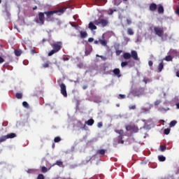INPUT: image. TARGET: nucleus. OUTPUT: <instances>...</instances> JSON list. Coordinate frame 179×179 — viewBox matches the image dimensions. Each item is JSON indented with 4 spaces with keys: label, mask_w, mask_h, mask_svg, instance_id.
<instances>
[{
    "label": "nucleus",
    "mask_w": 179,
    "mask_h": 179,
    "mask_svg": "<svg viewBox=\"0 0 179 179\" xmlns=\"http://www.w3.org/2000/svg\"><path fill=\"white\" fill-rule=\"evenodd\" d=\"M50 45L52 50L48 53V57H51L54 55V54H57V52H59L61 48H62V42H55L54 43H52Z\"/></svg>",
    "instance_id": "f257e3e1"
},
{
    "label": "nucleus",
    "mask_w": 179,
    "mask_h": 179,
    "mask_svg": "<svg viewBox=\"0 0 179 179\" xmlns=\"http://www.w3.org/2000/svg\"><path fill=\"white\" fill-rule=\"evenodd\" d=\"M124 59H131L133 58L134 61H139V57H138V52L136 50H131V53L129 52H124L123 54Z\"/></svg>",
    "instance_id": "f03ea898"
},
{
    "label": "nucleus",
    "mask_w": 179,
    "mask_h": 179,
    "mask_svg": "<svg viewBox=\"0 0 179 179\" xmlns=\"http://www.w3.org/2000/svg\"><path fill=\"white\" fill-rule=\"evenodd\" d=\"M58 12H62V9H60L59 10H54L51 11H45L44 13L46 15V21L47 22H54V14L58 13Z\"/></svg>",
    "instance_id": "7ed1b4c3"
},
{
    "label": "nucleus",
    "mask_w": 179,
    "mask_h": 179,
    "mask_svg": "<svg viewBox=\"0 0 179 179\" xmlns=\"http://www.w3.org/2000/svg\"><path fill=\"white\" fill-rule=\"evenodd\" d=\"M44 15H45V13L43 12L38 13V16L34 19V22L38 24H40V26H43L45 22V17Z\"/></svg>",
    "instance_id": "20e7f679"
},
{
    "label": "nucleus",
    "mask_w": 179,
    "mask_h": 179,
    "mask_svg": "<svg viewBox=\"0 0 179 179\" xmlns=\"http://www.w3.org/2000/svg\"><path fill=\"white\" fill-rule=\"evenodd\" d=\"M131 94L134 97H140V96H143L145 94V88L138 87L131 91Z\"/></svg>",
    "instance_id": "39448f33"
},
{
    "label": "nucleus",
    "mask_w": 179,
    "mask_h": 179,
    "mask_svg": "<svg viewBox=\"0 0 179 179\" xmlns=\"http://www.w3.org/2000/svg\"><path fill=\"white\" fill-rule=\"evenodd\" d=\"M57 83L60 87V92L64 97H68V92H66V85L61 82V80H57Z\"/></svg>",
    "instance_id": "423d86ee"
},
{
    "label": "nucleus",
    "mask_w": 179,
    "mask_h": 179,
    "mask_svg": "<svg viewBox=\"0 0 179 179\" xmlns=\"http://www.w3.org/2000/svg\"><path fill=\"white\" fill-rule=\"evenodd\" d=\"M108 19L101 18L94 21L96 26H101V27H107L108 26Z\"/></svg>",
    "instance_id": "0eeeda50"
},
{
    "label": "nucleus",
    "mask_w": 179,
    "mask_h": 179,
    "mask_svg": "<svg viewBox=\"0 0 179 179\" xmlns=\"http://www.w3.org/2000/svg\"><path fill=\"white\" fill-rule=\"evenodd\" d=\"M154 31L158 37H163L164 34V29L163 27H154Z\"/></svg>",
    "instance_id": "6e6552de"
},
{
    "label": "nucleus",
    "mask_w": 179,
    "mask_h": 179,
    "mask_svg": "<svg viewBox=\"0 0 179 179\" xmlns=\"http://www.w3.org/2000/svg\"><path fill=\"white\" fill-rule=\"evenodd\" d=\"M126 131H132L133 132L136 133L139 131V128L135 124H129L126 126Z\"/></svg>",
    "instance_id": "1a4fd4ad"
},
{
    "label": "nucleus",
    "mask_w": 179,
    "mask_h": 179,
    "mask_svg": "<svg viewBox=\"0 0 179 179\" xmlns=\"http://www.w3.org/2000/svg\"><path fill=\"white\" fill-rule=\"evenodd\" d=\"M132 64V65L131 66H135V62L132 61V60H129L128 62H122L121 63V66L122 68H124V66H127V65H128V64Z\"/></svg>",
    "instance_id": "9d476101"
},
{
    "label": "nucleus",
    "mask_w": 179,
    "mask_h": 179,
    "mask_svg": "<svg viewBox=\"0 0 179 179\" xmlns=\"http://www.w3.org/2000/svg\"><path fill=\"white\" fill-rule=\"evenodd\" d=\"M149 9L151 12H155L157 9V5L155 3H152L149 6Z\"/></svg>",
    "instance_id": "9b49d317"
},
{
    "label": "nucleus",
    "mask_w": 179,
    "mask_h": 179,
    "mask_svg": "<svg viewBox=\"0 0 179 179\" xmlns=\"http://www.w3.org/2000/svg\"><path fill=\"white\" fill-rule=\"evenodd\" d=\"M114 75H115V76H117V78H121V71L120 70V69H115L113 71Z\"/></svg>",
    "instance_id": "f8f14e48"
},
{
    "label": "nucleus",
    "mask_w": 179,
    "mask_h": 179,
    "mask_svg": "<svg viewBox=\"0 0 179 179\" xmlns=\"http://www.w3.org/2000/svg\"><path fill=\"white\" fill-rule=\"evenodd\" d=\"M88 29L90 30H97V27L92 22H90L88 24Z\"/></svg>",
    "instance_id": "ddd939ff"
},
{
    "label": "nucleus",
    "mask_w": 179,
    "mask_h": 179,
    "mask_svg": "<svg viewBox=\"0 0 179 179\" xmlns=\"http://www.w3.org/2000/svg\"><path fill=\"white\" fill-rule=\"evenodd\" d=\"M164 68V63L163 62H160L158 66V72H162Z\"/></svg>",
    "instance_id": "4468645a"
},
{
    "label": "nucleus",
    "mask_w": 179,
    "mask_h": 179,
    "mask_svg": "<svg viewBox=\"0 0 179 179\" xmlns=\"http://www.w3.org/2000/svg\"><path fill=\"white\" fill-rule=\"evenodd\" d=\"M22 50L20 49H15L14 50V53L16 57H20V55H22Z\"/></svg>",
    "instance_id": "2eb2a0df"
},
{
    "label": "nucleus",
    "mask_w": 179,
    "mask_h": 179,
    "mask_svg": "<svg viewBox=\"0 0 179 179\" xmlns=\"http://www.w3.org/2000/svg\"><path fill=\"white\" fill-rule=\"evenodd\" d=\"M85 124H87V125H88L89 127H92V125L94 124V120L90 119L87 122H85Z\"/></svg>",
    "instance_id": "dca6fc26"
},
{
    "label": "nucleus",
    "mask_w": 179,
    "mask_h": 179,
    "mask_svg": "<svg viewBox=\"0 0 179 179\" xmlns=\"http://www.w3.org/2000/svg\"><path fill=\"white\" fill-rule=\"evenodd\" d=\"M7 139H13V138H16V134L11 133L6 135Z\"/></svg>",
    "instance_id": "f3484780"
},
{
    "label": "nucleus",
    "mask_w": 179,
    "mask_h": 179,
    "mask_svg": "<svg viewBox=\"0 0 179 179\" xmlns=\"http://www.w3.org/2000/svg\"><path fill=\"white\" fill-rule=\"evenodd\" d=\"M123 136H118L117 138V143L124 145V140H122Z\"/></svg>",
    "instance_id": "a211bd4d"
},
{
    "label": "nucleus",
    "mask_w": 179,
    "mask_h": 179,
    "mask_svg": "<svg viewBox=\"0 0 179 179\" xmlns=\"http://www.w3.org/2000/svg\"><path fill=\"white\" fill-rule=\"evenodd\" d=\"M158 13H164V8L162 4H159L158 6Z\"/></svg>",
    "instance_id": "6ab92c4d"
},
{
    "label": "nucleus",
    "mask_w": 179,
    "mask_h": 179,
    "mask_svg": "<svg viewBox=\"0 0 179 179\" xmlns=\"http://www.w3.org/2000/svg\"><path fill=\"white\" fill-rule=\"evenodd\" d=\"M173 58H174V56H171V55H168V56H166L164 59L165 61H166L167 62H172L173 61Z\"/></svg>",
    "instance_id": "aec40b11"
},
{
    "label": "nucleus",
    "mask_w": 179,
    "mask_h": 179,
    "mask_svg": "<svg viewBox=\"0 0 179 179\" xmlns=\"http://www.w3.org/2000/svg\"><path fill=\"white\" fill-rule=\"evenodd\" d=\"M99 42L101 45L106 47L107 45V41L106 39H99Z\"/></svg>",
    "instance_id": "412c9836"
},
{
    "label": "nucleus",
    "mask_w": 179,
    "mask_h": 179,
    "mask_svg": "<svg viewBox=\"0 0 179 179\" xmlns=\"http://www.w3.org/2000/svg\"><path fill=\"white\" fill-rule=\"evenodd\" d=\"M80 34L81 38H86V37H87V32H86V31H81L80 32Z\"/></svg>",
    "instance_id": "4be33fe9"
},
{
    "label": "nucleus",
    "mask_w": 179,
    "mask_h": 179,
    "mask_svg": "<svg viewBox=\"0 0 179 179\" xmlns=\"http://www.w3.org/2000/svg\"><path fill=\"white\" fill-rule=\"evenodd\" d=\"M59 166V167H64V162L62 161H57L54 166Z\"/></svg>",
    "instance_id": "5701e85b"
},
{
    "label": "nucleus",
    "mask_w": 179,
    "mask_h": 179,
    "mask_svg": "<svg viewBox=\"0 0 179 179\" xmlns=\"http://www.w3.org/2000/svg\"><path fill=\"white\" fill-rule=\"evenodd\" d=\"M115 132H116V134H119V136H124V130L120 129V130H115Z\"/></svg>",
    "instance_id": "b1692460"
},
{
    "label": "nucleus",
    "mask_w": 179,
    "mask_h": 179,
    "mask_svg": "<svg viewBox=\"0 0 179 179\" xmlns=\"http://www.w3.org/2000/svg\"><path fill=\"white\" fill-rule=\"evenodd\" d=\"M127 34H129V36H134V30H132V29H131V28H128Z\"/></svg>",
    "instance_id": "393cba45"
},
{
    "label": "nucleus",
    "mask_w": 179,
    "mask_h": 179,
    "mask_svg": "<svg viewBox=\"0 0 179 179\" xmlns=\"http://www.w3.org/2000/svg\"><path fill=\"white\" fill-rule=\"evenodd\" d=\"M158 160H159V162H166V157L159 155L158 156Z\"/></svg>",
    "instance_id": "a878e982"
},
{
    "label": "nucleus",
    "mask_w": 179,
    "mask_h": 179,
    "mask_svg": "<svg viewBox=\"0 0 179 179\" xmlns=\"http://www.w3.org/2000/svg\"><path fill=\"white\" fill-rule=\"evenodd\" d=\"M6 139H8L7 136H3L0 137V143H2V142H5V141H6Z\"/></svg>",
    "instance_id": "bb28decb"
},
{
    "label": "nucleus",
    "mask_w": 179,
    "mask_h": 179,
    "mask_svg": "<svg viewBox=\"0 0 179 179\" xmlns=\"http://www.w3.org/2000/svg\"><path fill=\"white\" fill-rule=\"evenodd\" d=\"M169 37V35L167 34H164L162 37H161L162 41H166Z\"/></svg>",
    "instance_id": "cd10ccee"
},
{
    "label": "nucleus",
    "mask_w": 179,
    "mask_h": 179,
    "mask_svg": "<svg viewBox=\"0 0 179 179\" xmlns=\"http://www.w3.org/2000/svg\"><path fill=\"white\" fill-rule=\"evenodd\" d=\"M176 124H177V122H176V120H172V121L170 122V124H169L170 127H171V128H173V127H176Z\"/></svg>",
    "instance_id": "c85d7f7f"
},
{
    "label": "nucleus",
    "mask_w": 179,
    "mask_h": 179,
    "mask_svg": "<svg viewBox=\"0 0 179 179\" xmlns=\"http://www.w3.org/2000/svg\"><path fill=\"white\" fill-rule=\"evenodd\" d=\"M16 99H22L23 97V94L22 93H16L15 94Z\"/></svg>",
    "instance_id": "c756f323"
},
{
    "label": "nucleus",
    "mask_w": 179,
    "mask_h": 179,
    "mask_svg": "<svg viewBox=\"0 0 179 179\" xmlns=\"http://www.w3.org/2000/svg\"><path fill=\"white\" fill-rule=\"evenodd\" d=\"M54 142H55V143H58V142H61V137L59 136L55 137L54 139Z\"/></svg>",
    "instance_id": "7c9ffc66"
},
{
    "label": "nucleus",
    "mask_w": 179,
    "mask_h": 179,
    "mask_svg": "<svg viewBox=\"0 0 179 179\" xmlns=\"http://www.w3.org/2000/svg\"><path fill=\"white\" fill-rule=\"evenodd\" d=\"M27 173H28V174H34V173H36V170H34V169H28L27 171Z\"/></svg>",
    "instance_id": "2f4dec72"
},
{
    "label": "nucleus",
    "mask_w": 179,
    "mask_h": 179,
    "mask_svg": "<svg viewBox=\"0 0 179 179\" xmlns=\"http://www.w3.org/2000/svg\"><path fill=\"white\" fill-rule=\"evenodd\" d=\"M159 149L161 152H164L167 149V147L166 145H160Z\"/></svg>",
    "instance_id": "473e14b6"
},
{
    "label": "nucleus",
    "mask_w": 179,
    "mask_h": 179,
    "mask_svg": "<svg viewBox=\"0 0 179 179\" xmlns=\"http://www.w3.org/2000/svg\"><path fill=\"white\" fill-rule=\"evenodd\" d=\"M22 106L23 107H24L25 108H29V103L26 101H23L22 102Z\"/></svg>",
    "instance_id": "72a5a7b5"
},
{
    "label": "nucleus",
    "mask_w": 179,
    "mask_h": 179,
    "mask_svg": "<svg viewBox=\"0 0 179 179\" xmlns=\"http://www.w3.org/2000/svg\"><path fill=\"white\" fill-rule=\"evenodd\" d=\"M164 134L165 135H169V134H170V129H169V128L165 129L164 130Z\"/></svg>",
    "instance_id": "f704fd0d"
},
{
    "label": "nucleus",
    "mask_w": 179,
    "mask_h": 179,
    "mask_svg": "<svg viewBox=\"0 0 179 179\" xmlns=\"http://www.w3.org/2000/svg\"><path fill=\"white\" fill-rule=\"evenodd\" d=\"M94 103H101L100 97H95L94 99Z\"/></svg>",
    "instance_id": "c9c22d12"
},
{
    "label": "nucleus",
    "mask_w": 179,
    "mask_h": 179,
    "mask_svg": "<svg viewBox=\"0 0 179 179\" xmlns=\"http://www.w3.org/2000/svg\"><path fill=\"white\" fill-rule=\"evenodd\" d=\"M41 171L42 173H47V171H48V169H47V167L45 166H42Z\"/></svg>",
    "instance_id": "e433bc0d"
},
{
    "label": "nucleus",
    "mask_w": 179,
    "mask_h": 179,
    "mask_svg": "<svg viewBox=\"0 0 179 179\" xmlns=\"http://www.w3.org/2000/svg\"><path fill=\"white\" fill-rule=\"evenodd\" d=\"M98 153H99V155H106V150H99L98 151Z\"/></svg>",
    "instance_id": "4c0bfd02"
},
{
    "label": "nucleus",
    "mask_w": 179,
    "mask_h": 179,
    "mask_svg": "<svg viewBox=\"0 0 179 179\" xmlns=\"http://www.w3.org/2000/svg\"><path fill=\"white\" fill-rule=\"evenodd\" d=\"M173 55H175V57H179V52L176 50H173Z\"/></svg>",
    "instance_id": "58836bf2"
},
{
    "label": "nucleus",
    "mask_w": 179,
    "mask_h": 179,
    "mask_svg": "<svg viewBox=\"0 0 179 179\" xmlns=\"http://www.w3.org/2000/svg\"><path fill=\"white\" fill-rule=\"evenodd\" d=\"M45 178L44 177V175L40 173L37 179H45Z\"/></svg>",
    "instance_id": "ea45409f"
},
{
    "label": "nucleus",
    "mask_w": 179,
    "mask_h": 179,
    "mask_svg": "<svg viewBox=\"0 0 179 179\" xmlns=\"http://www.w3.org/2000/svg\"><path fill=\"white\" fill-rule=\"evenodd\" d=\"M129 110H136V106H135V105L130 106H129Z\"/></svg>",
    "instance_id": "a19ab883"
},
{
    "label": "nucleus",
    "mask_w": 179,
    "mask_h": 179,
    "mask_svg": "<svg viewBox=\"0 0 179 179\" xmlns=\"http://www.w3.org/2000/svg\"><path fill=\"white\" fill-rule=\"evenodd\" d=\"M127 24H132V20L131 19H127Z\"/></svg>",
    "instance_id": "79ce46f5"
},
{
    "label": "nucleus",
    "mask_w": 179,
    "mask_h": 179,
    "mask_svg": "<svg viewBox=\"0 0 179 179\" xmlns=\"http://www.w3.org/2000/svg\"><path fill=\"white\" fill-rule=\"evenodd\" d=\"M5 62V59L0 56V64H3Z\"/></svg>",
    "instance_id": "37998d69"
},
{
    "label": "nucleus",
    "mask_w": 179,
    "mask_h": 179,
    "mask_svg": "<svg viewBox=\"0 0 179 179\" xmlns=\"http://www.w3.org/2000/svg\"><path fill=\"white\" fill-rule=\"evenodd\" d=\"M98 128H101L103 127V122H100L97 124Z\"/></svg>",
    "instance_id": "c03bdc74"
},
{
    "label": "nucleus",
    "mask_w": 179,
    "mask_h": 179,
    "mask_svg": "<svg viewBox=\"0 0 179 179\" xmlns=\"http://www.w3.org/2000/svg\"><path fill=\"white\" fill-rule=\"evenodd\" d=\"M43 68H48L50 66V64L48 63H45L43 64Z\"/></svg>",
    "instance_id": "a18cd8bd"
},
{
    "label": "nucleus",
    "mask_w": 179,
    "mask_h": 179,
    "mask_svg": "<svg viewBox=\"0 0 179 179\" xmlns=\"http://www.w3.org/2000/svg\"><path fill=\"white\" fill-rule=\"evenodd\" d=\"M121 52H122V50H116V55H120Z\"/></svg>",
    "instance_id": "49530a36"
},
{
    "label": "nucleus",
    "mask_w": 179,
    "mask_h": 179,
    "mask_svg": "<svg viewBox=\"0 0 179 179\" xmlns=\"http://www.w3.org/2000/svg\"><path fill=\"white\" fill-rule=\"evenodd\" d=\"M93 41H94V38H88V42L89 43H93Z\"/></svg>",
    "instance_id": "de8ad7c7"
},
{
    "label": "nucleus",
    "mask_w": 179,
    "mask_h": 179,
    "mask_svg": "<svg viewBox=\"0 0 179 179\" xmlns=\"http://www.w3.org/2000/svg\"><path fill=\"white\" fill-rule=\"evenodd\" d=\"M119 97H120V99H125L126 96H125V94H119Z\"/></svg>",
    "instance_id": "09e8293b"
},
{
    "label": "nucleus",
    "mask_w": 179,
    "mask_h": 179,
    "mask_svg": "<svg viewBox=\"0 0 179 179\" xmlns=\"http://www.w3.org/2000/svg\"><path fill=\"white\" fill-rule=\"evenodd\" d=\"M148 65L149 66H153V62H152L151 60L148 62Z\"/></svg>",
    "instance_id": "8fccbe9b"
},
{
    "label": "nucleus",
    "mask_w": 179,
    "mask_h": 179,
    "mask_svg": "<svg viewBox=\"0 0 179 179\" xmlns=\"http://www.w3.org/2000/svg\"><path fill=\"white\" fill-rule=\"evenodd\" d=\"M114 12H115V10H113V9H110L108 15H113V13H114Z\"/></svg>",
    "instance_id": "3c124183"
},
{
    "label": "nucleus",
    "mask_w": 179,
    "mask_h": 179,
    "mask_svg": "<svg viewBox=\"0 0 179 179\" xmlns=\"http://www.w3.org/2000/svg\"><path fill=\"white\" fill-rule=\"evenodd\" d=\"M175 13H176V15H179V8H178V9H176V10H175Z\"/></svg>",
    "instance_id": "603ef678"
},
{
    "label": "nucleus",
    "mask_w": 179,
    "mask_h": 179,
    "mask_svg": "<svg viewBox=\"0 0 179 179\" xmlns=\"http://www.w3.org/2000/svg\"><path fill=\"white\" fill-rule=\"evenodd\" d=\"M90 54V51L85 50V55H89Z\"/></svg>",
    "instance_id": "864d4df0"
},
{
    "label": "nucleus",
    "mask_w": 179,
    "mask_h": 179,
    "mask_svg": "<svg viewBox=\"0 0 179 179\" xmlns=\"http://www.w3.org/2000/svg\"><path fill=\"white\" fill-rule=\"evenodd\" d=\"M87 87V85H83V90H86V88Z\"/></svg>",
    "instance_id": "5fc2aeb1"
},
{
    "label": "nucleus",
    "mask_w": 179,
    "mask_h": 179,
    "mask_svg": "<svg viewBox=\"0 0 179 179\" xmlns=\"http://www.w3.org/2000/svg\"><path fill=\"white\" fill-rule=\"evenodd\" d=\"M81 129L86 130V124H84V126L81 127Z\"/></svg>",
    "instance_id": "6e6d98bb"
},
{
    "label": "nucleus",
    "mask_w": 179,
    "mask_h": 179,
    "mask_svg": "<svg viewBox=\"0 0 179 179\" xmlns=\"http://www.w3.org/2000/svg\"><path fill=\"white\" fill-rule=\"evenodd\" d=\"M176 76H177L178 78H179V71H178L176 72Z\"/></svg>",
    "instance_id": "4d7b16f0"
},
{
    "label": "nucleus",
    "mask_w": 179,
    "mask_h": 179,
    "mask_svg": "<svg viewBox=\"0 0 179 179\" xmlns=\"http://www.w3.org/2000/svg\"><path fill=\"white\" fill-rule=\"evenodd\" d=\"M99 41H94V44H99Z\"/></svg>",
    "instance_id": "13d9d810"
},
{
    "label": "nucleus",
    "mask_w": 179,
    "mask_h": 179,
    "mask_svg": "<svg viewBox=\"0 0 179 179\" xmlns=\"http://www.w3.org/2000/svg\"><path fill=\"white\" fill-rule=\"evenodd\" d=\"M36 9H37V6H35L33 8V10H36Z\"/></svg>",
    "instance_id": "bf43d9fd"
},
{
    "label": "nucleus",
    "mask_w": 179,
    "mask_h": 179,
    "mask_svg": "<svg viewBox=\"0 0 179 179\" xmlns=\"http://www.w3.org/2000/svg\"><path fill=\"white\" fill-rule=\"evenodd\" d=\"M143 82H145V83H148V80L144 79V80H143Z\"/></svg>",
    "instance_id": "052dcab7"
},
{
    "label": "nucleus",
    "mask_w": 179,
    "mask_h": 179,
    "mask_svg": "<svg viewBox=\"0 0 179 179\" xmlns=\"http://www.w3.org/2000/svg\"><path fill=\"white\" fill-rule=\"evenodd\" d=\"M99 58H101L102 59H105L104 57H103V56H101V55L99 56Z\"/></svg>",
    "instance_id": "680f3d73"
},
{
    "label": "nucleus",
    "mask_w": 179,
    "mask_h": 179,
    "mask_svg": "<svg viewBox=\"0 0 179 179\" xmlns=\"http://www.w3.org/2000/svg\"><path fill=\"white\" fill-rule=\"evenodd\" d=\"M177 108H179V103L176 104Z\"/></svg>",
    "instance_id": "e2e57ef3"
},
{
    "label": "nucleus",
    "mask_w": 179,
    "mask_h": 179,
    "mask_svg": "<svg viewBox=\"0 0 179 179\" xmlns=\"http://www.w3.org/2000/svg\"><path fill=\"white\" fill-rule=\"evenodd\" d=\"M52 148H55V144H52Z\"/></svg>",
    "instance_id": "0e129e2a"
},
{
    "label": "nucleus",
    "mask_w": 179,
    "mask_h": 179,
    "mask_svg": "<svg viewBox=\"0 0 179 179\" xmlns=\"http://www.w3.org/2000/svg\"><path fill=\"white\" fill-rule=\"evenodd\" d=\"M96 57H98L100 58V55H96Z\"/></svg>",
    "instance_id": "69168bd1"
},
{
    "label": "nucleus",
    "mask_w": 179,
    "mask_h": 179,
    "mask_svg": "<svg viewBox=\"0 0 179 179\" xmlns=\"http://www.w3.org/2000/svg\"><path fill=\"white\" fill-rule=\"evenodd\" d=\"M43 41L44 42V41H47V40H45V39H43Z\"/></svg>",
    "instance_id": "338daca9"
},
{
    "label": "nucleus",
    "mask_w": 179,
    "mask_h": 179,
    "mask_svg": "<svg viewBox=\"0 0 179 179\" xmlns=\"http://www.w3.org/2000/svg\"><path fill=\"white\" fill-rule=\"evenodd\" d=\"M127 1H128V0H123L124 2H127Z\"/></svg>",
    "instance_id": "774afa93"
}]
</instances>
